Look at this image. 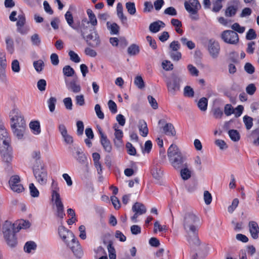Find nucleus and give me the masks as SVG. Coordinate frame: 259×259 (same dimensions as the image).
<instances>
[{
	"mask_svg": "<svg viewBox=\"0 0 259 259\" xmlns=\"http://www.w3.org/2000/svg\"><path fill=\"white\" fill-rule=\"evenodd\" d=\"M92 157L98 173L101 174L102 170L101 164L100 162V155L98 153L94 152L92 154Z\"/></svg>",
	"mask_w": 259,
	"mask_h": 259,
	"instance_id": "27",
	"label": "nucleus"
},
{
	"mask_svg": "<svg viewBox=\"0 0 259 259\" xmlns=\"http://www.w3.org/2000/svg\"><path fill=\"white\" fill-rule=\"evenodd\" d=\"M15 225L17 226V228L19 230H26L29 229L32 225L30 221L25 219H21L17 221Z\"/></svg>",
	"mask_w": 259,
	"mask_h": 259,
	"instance_id": "24",
	"label": "nucleus"
},
{
	"mask_svg": "<svg viewBox=\"0 0 259 259\" xmlns=\"http://www.w3.org/2000/svg\"><path fill=\"white\" fill-rule=\"evenodd\" d=\"M140 52L139 46L133 44L127 49V52L130 55L134 56L137 55Z\"/></svg>",
	"mask_w": 259,
	"mask_h": 259,
	"instance_id": "45",
	"label": "nucleus"
},
{
	"mask_svg": "<svg viewBox=\"0 0 259 259\" xmlns=\"http://www.w3.org/2000/svg\"><path fill=\"white\" fill-rule=\"evenodd\" d=\"M237 11V7L236 6H231L227 7L225 10V15L227 17H231L234 16Z\"/></svg>",
	"mask_w": 259,
	"mask_h": 259,
	"instance_id": "41",
	"label": "nucleus"
},
{
	"mask_svg": "<svg viewBox=\"0 0 259 259\" xmlns=\"http://www.w3.org/2000/svg\"><path fill=\"white\" fill-rule=\"evenodd\" d=\"M126 148L127 149V152L131 155L135 156L136 154V150L135 148L132 145V144L129 142L126 144Z\"/></svg>",
	"mask_w": 259,
	"mask_h": 259,
	"instance_id": "64",
	"label": "nucleus"
},
{
	"mask_svg": "<svg viewBox=\"0 0 259 259\" xmlns=\"http://www.w3.org/2000/svg\"><path fill=\"white\" fill-rule=\"evenodd\" d=\"M7 67V60L5 55L0 51V77H6V68Z\"/></svg>",
	"mask_w": 259,
	"mask_h": 259,
	"instance_id": "21",
	"label": "nucleus"
},
{
	"mask_svg": "<svg viewBox=\"0 0 259 259\" xmlns=\"http://www.w3.org/2000/svg\"><path fill=\"white\" fill-rule=\"evenodd\" d=\"M243 122L247 130H250L253 125V119L248 115H245L243 117Z\"/></svg>",
	"mask_w": 259,
	"mask_h": 259,
	"instance_id": "48",
	"label": "nucleus"
},
{
	"mask_svg": "<svg viewBox=\"0 0 259 259\" xmlns=\"http://www.w3.org/2000/svg\"><path fill=\"white\" fill-rule=\"evenodd\" d=\"M63 104L65 108L68 110H72L73 108V103L70 97L65 98L63 100Z\"/></svg>",
	"mask_w": 259,
	"mask_h": 259,
	"instance_id": "53",
	"label": "nucleus"
},
{
	"mask_svg": "<svg viewBox=\"0 0 259 259\" xmlns=\"http://www.w3.org/2000/svg\"><path fill=\"white\" fill-rule=\"evenodd\" d=\"M30 39L33 45L38 46L41 43V39L38 34H33L31 35Z\"/></svg>",
	"mask_w": 259,
	"mask_h": 259,
	"instance_id": "57",
	"label": "nucleus"
},
{
	"mask_svg": "<svg viewBox=\"0 0 259 259\" xmlns=\"http://www.w3.org/2000/svg\"><path fill=\"white\" fill-rule=\"evenodd\" d=\"M57 99L54 97H51L47 101V104L51 112H54L55 110Z\"/></svg>",
	"mask_w": 259,
	"mask_h": 259,
	"instance_id": "37",
	"label": "nucleus"
},
{
	"mask_svg": "<svg viewBox=\"0 0 259 259\" xmlns=\"http://www.w3.org/2000/svg\"><path fill=\"white\" fill-rule=\"evenodd\" d=\"M68 90L74 93H79L81 91V87L75 81L70 82L67 85Z\"/></svg>",
	"mask_w": 259,
	"mask_h": 259,
	"instance_id": "36",
	"label": "nucleus"
},
{
	"mask_svg": "<svg viewBox=\"0 0 259 259\" xmlns=\"http://www.w3.org/2000/svg\"><path fill=\"white\" fill-rule=\"evenodd\" d=\"M11 127L14 136L18 140L24 138L26 133V121L21 112L13 109L10 112Z\"/></svg>",
	"mask_w": 259,
	"mask_h": 259,
	"instance_id": "3",
	"label": "nucleus"
},
{
	"mask_svg": "<svg viewBox=\"0 0 259 259\" xmlns=\"http://www.w3.org/2000/svg\"><path fill=\"white\" fill-rule=\"evenodd\" d=\"M201 224L200 217L193 211H189L185 214L184 218V226L188 233H193L191 237L188 236L187 240L190 243L198 245L200 242L198 236L195 234Z\"/></svg>",
	"mask_w": 259,
	"mask_h": 259,
	"instance_id": "2",
	"label": "nucleus"
},
{
	"mask_svg": "<svg viewBox=\"0 0 259 259\" xmlns=\"http://www.w3.org/2000/svg\"><path fill=\"white\" fill-rule=\"evenodd\" d=\"M107 27L111 34H116L118 32L119 26L115 23L108 22L107 23Z\"/></svg>",
	"mask_w": 259,
	"mask_h": 259,
	"instance_id": "35",
	"label": "nucleus"
},
{
	"mask_svg": "<svg viewBox=\"0 0 259 259\" xmlns=\"http://www.w3.org/2000/svg\"><path fill=\"white\" fill-rule=\"evenodd\" d=\"M153 177L155 179H159L162 176V171L159 167L154 166L151 171Z\"/></svg>",
	"mask_w": 259,
	"mask_h": 259,
	"instance_id": "43",
	"label": "nucleus"
},
{
	"mask_svg": "<svg viewBox=\"0 0 259 259\" xmlns=\"http://www.w3.org/2000/svg\"><path fill=\"white\" fill-rule=\"evenodd\" d=\"M84 39L88 44L92 47H97L99 45L100 42L99 35L95 29L92 30L88 34L84 36Z\"/></svg>",
	"mask_w": 259,
	"mask_h": 259,
	"instance_id": "13",
	"label": "nucleus"
},
{
	"mask_svg": "<svg viewBox=\"0 0 259 259\" xmlns=\"http://www.w3.org/2000/svg\"><path fill=\"white\" fill-rule=\"evenodd\" d=\"M11 69L15 73H19L21 70V67L19 61L17 59L13 60L11 63Z\"/></svg>",
	"mask_w": 259,
	"mask_h": 259,
	"instance_id": "44",
	"label": "nucleus"
},
{
	"mask_svg": "<svg viewBox=\"0 0 259 259\" xmlns=\"http://www.w3.org/2000/svg\"><path fill=\"white\" fill-rule=\"evenodd\" d=\"M65 17L68 24L73 29H75L73 25V18L71 13L67 11L65 15Z\"/></svg>",
	"mask_w": 259,
	"mask_h": 259,
	"instance_id": "55",
	"label": "nucleus"
},
{
	"mask_svg": "<svg viewBox=\"0 0 259 259\" xmlns=\"http://www.w3.org/2000/svg\"><path fill=\"white\" fill-rule=\"evenodd\" d=\"M9 185L10 189L14 192L21 193L24 189L21 183L20 177L18 175H13L10 177Z\"/></svg>",
	"mask_w": 259,
	"mask_h": 259,
	"instance_id": "11",
	"label": "nucleus"
},
{
	"mask_svg": "<svg viewBox=\"0 0 259 259\" xmlns=\"http://www.w3.org/2000/svg\"><path fill=\"white\" fill-rule=\"evenodd\" d=\"M221 39L225 42L230 45H237L239 41L238 34L230 30H226L221 34Z\"/></svg>",
	"mask_w": 259,
	"mask_h": 259,
	"instance_id": "10",
	"label": "nucleus"
},
{
	"mask_svg": "<svg viewBox=\"0 0 259 259\" xmlns=\"http://www.w3.org/2000/svg\"><path fill=\"white\" fill-rule=\"evenodd\" d=\"M162 67L163 69L166 71L171 70L173 69V65L170 61L168 60H164L162 62Z\"/></svg>",
	"mask_w": 259,
	"mask_h": 259,
	"instance_id": "63",
	"label": "nucleus"
},
{
	"mask_svg": "<svg viewBox=\"0 0 259 259\" xmlns=\"http://www.w3.org/2000/svg\"><path fill=\"white\" fill-rule=\"evenodd\" d=\"M184 6L186 11L190 14L192 19L195 20L198 19L197 13L201 6L197 0H188L185 2Z\"/></svg>",
	"mask_w": 259,
	"mask_h": 259,
	"instance_id": "9",
	"label": "nucleus"
},
{
	"mask_svg": "<svg viewBox=\"0 0 259 259\" xmlns=\"http://www.w3.org/2000/svg\"><path fill=\"white\" fill-rule=\"evenodd\" d=\"M63 73L64 75L68 77L72 76L75 72L74 69L70 66H65L63 68Z\"/></svg>",
	"mask_w": 259,
	"mask_h": 259,
	"instance_id": "52",
	"label": "nucleus"
},
{
	"mask_svg": "<svg viewBox=\"0 0 259 259\" xmlns=\"http://www.w3.org/2000/svg\"><path fill=\"white\" fill-rule=\"evenodd\" d=\"M207 103L208 101L206 98H202L199 100L197 105L200 110L205 111L207 107Z\"/></svg>",
	"mask_w": 259,
	"mask_h": 259,
	"instance_id": "42",
	"label": "nucleus"
},
{
	"mask_svg": "<svg viewBox=\"0 0 259 259\" xmlns=\"http://www.w3.org/2000/svg\"><path fill=\"white\" fill-rule=\"evenodd\" d=\"M249 231L253 239H257L259 236V226L257 223L252 221L248 224Z\"/></svg>",
	"mask_w": 259,
	"mask_h": 259,
	"instance_id": "19",
	"label": "nucleus"
},
{
	"mask_svg": "<svg viewBox=\"0 0 259 259\" xmlns=\"http://www.w3.org/2000/svg\"><path fill=\"white\" fill-rule=\"evenodd\" d=\"M113 128L114 130V138L113 139L114 144L117 148H120L123 145V132L122 130L119 128V127L117 124H115L113 126Z\"/></svg>",
	"mask_w": 259,
	"mask_h": 259,
	"instance_id": "16",
	"label": "nucleus"
},
{
	"mask_svg": "<svg viewBox=\"0 0 259 259\" xmlns=\"http://www.w3.org/2000/svg\"><path fill=\"white\" fill-rule=\"evenodd\" d=\"M59 130L66 143L71 144L73 143V138L68 134L66 127L64 124L59 125Z\"/></svg>",
	"mask_w": 259,
	"mask_h": 259,
	"instance_id": "20",
	"label": "nucleus"
},
{
	"mask_svg": "<svg viewBox=\"0 0 259 259\" xmlns=\"http://www.w3.org/2000/svg\"><path fill=\"white\" fill-rule=\"evenodd\" d=\"M187 69L188 70L190 74L193 76L197 77L199 75V71L193 65L191 64H189L187 66Z\"/></svg>",
	"mask_w": 259,
	"mask_h": 259,
	"instance_id": "59",
	"label": "nucleus"
},
{
	"mask_svg": "<svg viewBox=\"0 0 259 259\" xmlns=\"http://www.w3.org/2000/svg\"><path fill=\"white\" fill-rule=\"evenodd\" d=\"M180 40L183 45L186 46L190 50L193 49L195 47V44L192 41L188 40L186 37H182Z\"/></svg>",
	"mask_w": 259,
	"mask_h": 259,
	"instance_id": "46",
	"label": "nucleus"
},
{
	"mask_svg": "<svg viewBox=\"0 0 259 259\" xmlns=\"http://www.w3.org/2000/svg\"><path fill=\"white\" fill-rule=\"evenodd\" d=\"M211 194L208 191H205L203 193V200L206 205H209L212 202Z\"/></svg>",
	"mask_w": 259,
	"mask_h": 259,
	"instance_id": "56",
	"label": "nucleus"
},
{
	"mask_svg": "<svg viewBox=\"0 0 259 259\" xmlns=\"http://www.w3.org/2000/svg\"><path fill=\"white\" fill-rule=\"evenodd\" d=\"M168 118L163 117L158 121L159 126L162 129L163 133L167 136L174 137L176 135L175 127L171 123L167 122Z\"/></svg>",
	"mask_w": 259,
	"mask_h": 259,
	"instance_id": "12",
	"label": "nucleus"
},
{
	"mask_svg": "<svg viewBox=\"0 0 259 259\" xmlns=\"http://www.w3.org/2000/svg\"><path fill=\"white\" fill-rule=\"evenodd\" d=\"M32 171L36 183L40 186H46L48 183V172L44 161H37L32 165Z\"/></svg>",
	"mask_w": 259,
	"mask_h": 259,
	"instance_id": "5",
	"label": "nucleus"
},
{
	"mask_svg": "<svg viewBox=\"0 0 259 259\" xmlns=\"http://www.w3.org/2000/svg\"><path fill=\"white\" fill-rule=\"evenodd\" d=\"M68 55L70 60L75 63H78L81 61V59L79 55L72 50L68 51Z\"/></svg>",
	"mask_w": 259,
	"mask_h": 259,
	"instance_id": "40",
	"label": "nucleus"
},
{
	"mask_svg": "<svg viewBox=\"0 0 259 259\" xmlns=\"http://www.w3.org/2000/svg\"><path fill=\"white\" fill-rule=\"evenodd\" d=\"M134 83L139 89H143L145 87L144 81L140 75H138L135 77Z\"/></svg>",
	"mask_w": 259,
	"mask_h": 259,
	"instance_id": "50",
	"label": "nucleus"
},
{
	"mask_svg": "<svg viewBox=\"0 0 259 259\" xmlns=\"http://www.w3.org/2000/svg\"><path fill=\"white\" fill-rule=\"evenodd\" d=\"M87 14L89 18L88 23L94 26H96L97 25V20L93 11L88 9L87 10Z\"/></svg>",
	"mask_w": 259,
	"mask_h": 259,
	"instance_id": "30",
	"label": "nucleus"
},
{
	"mask_svg": "<svg viewBox=\"0 0 259 259\" xmlns=\"http://www.w3.org/2000/svg\"><path fill=\"white\" fill-rule=\"evenodd\" d=\"M37 248L36 243L33 241H27L24 246V251L29 254H33Z\"/></svg>",
	"mask_w": 259,
	"mask_h": 259,
	"instance_id": "22",
	"label": "nucleus"
},
{
	"mask_svg": "<svg viewBox=\"0 0 259 259\" xmlns=\"http://www.w3.org/2000/svg\"><path fill=\"white\" fill-rule=\"evenodd\" d=\"M28 127L31 133L34 136H37L41 134V123L39 119L31 120L28 123Z\"/></svg>",
	"mask_w": 259,
	"mask_h": 259,
	"instance_id": "15",
	"label": "nucleus"
},
{
	"mask_svg": "<svg viewBox=\"0 0 259 259\" xmlns=\"http://www.w3.org/2000/svg\"><path fill=\"white\" fill-rule=\"evenodd\" d=\"M117 15L121 21L127 20L126 17L124 15L123 7L121 3H118L116 7Z\"/></svg>",
	"mask_w": 259,
	"mask_h": 259,
	"instance_id": "34",
	"label": "nucleus"
},
{
	"mask_svg": "<svg viewBox=\"0 0 259 259\" xmlns=\"http://www.w3.org/2000/svg\"><path fill=\"white\" fill-rule=\"evenodd\" d=\"M180 175L183 180H188L191 178L193 175L192 168L187 163L182 165L180 170Z\"/></svg>",
	"mask_w": 259,
	"mask_h": 259,
	"instance_id": "18",
	"label": "nucleus"
},
{
	"mask_svg": "<svg viewBox=\"0 0 259 259\" xmlns=\"http://www.w3.org/2000/svg\"><path fill=\"white\" fill-rule=\"evenodd\" d=\"M0 154L4 161L9 162L13 158L11 139L6 128L0 125Z\"/></svg>",
	"mask_w": 259,
	"mask_h": 259,
	"instance_id": "4",
	"label": "nucleus"
},
{
	"mask_svg": "<svg viewBox=\"0 0 259 259\" xmlns=\"http://www.w3.org/2000/svg\"><path fill=\"white\" fill-rule=\"evenodd\" d=\"M146 41L148 43L149 46L153 50L157 49V46L156 40L151 36L147 35L146 37Z\"/></svg>",
	"mask_w": 259,
	"mask_h": 259,
	"instance_id": "58",
	"label": "nucleus"
},
{
	"mask_svg": "<svg viewBox=\"0 0 259 259\" xmlns=\"http://www.w3.org/2000/svg\"><path fill=\"white\" fill-rule=\"evenodd\" d=\"M78 235L79 238L83 240L87 238V233L86 226L83 224H80L77 229Z\"/></svg>",
	"mask_w": 259,
	"mask_h": 259,
	"instance_id": "29",
	"label": "nucleus"
},
{
	"mask_svg": "<svg viewBox=\"0 0 259 259\" xmlns=\"http://www.w3.org/2000/svg\"><path fill=\"white\" fill-rule=\"evenodd\" d=\"M214 143L221 150H226L228 148L227 144L223 140L217 139L215 140Z\"/></svg>",
	"mask_w": 259,
	"mask_h": 259,
	"instance_id": "61",
	"label": "nucleus"
},
{
	"mask_svg": "<svg viewBox=\"0 0 259 259\" xmlns=\"http://www.w3.org/2000/svg\"><path fill=\"white\" fill-rule=\"evenodd\" d=\"M183 94L185 97L188 98H193L194 96L193 89L189 85H187L184 87Z\"/></svg>",
	"mask_w": 259,
	"mask_h": 259,
	"instance_id": "47",
	"label": "nucleus"
},
{
	"mask_svg": "<svg viewBox=\"0 0 259 259\" xmlns=\"http://www.w3.org/2000/svg\"><path fill=\"white\" fill-rule=\"evenodd\" d=\"M138 128L140 134L143 137H146L148 134V128L147 123L143 120H140L138 123Z\"/></svg>",
	"mask_w": 259,
	"mask_h": 259,
	"instance_id": "25",
	"label": "nucleus"
},
{
	"mask_svg": "<svg viewBox=\"0 0 259 259\" xmlns=\"http://www.w3.org/2000/svg\"><path fill=\"white\" fill-rule=\"evenodd\" d=\"M14 229V224L9 221H6L3 227L5 240L7 244L11 248L15 247L18 243L16 235L13 231Z\"/></svg>",
	"mask_w": 259,
	"mask_h": 259,
	"instance_id": "7",
	"label": "nucleus"
},
{
	"mask_svg": "<svg viewBox=\"0 0 259 259\" xmlns=\"http://www.w3.org/2000/svg\"><path fill=\"white\" fill-rule=\"evenodd\" d=\"M125 8L130 15H134L136 13V8L134 2H128L126 3Z\"/></svg>",
	"mask_w": 259,
	"mask_h": 259,
	"instance_id": "38",
	"label": "nucleus"
},
{
	"mask_svg": "<svg viewBox=\"0 0 259 259\" xmlns=\"http://www.w3.org/2000/svg\"><path fill=\"white\" fill-rule=\"evenodd\" d=\"M230 138L234 142H238L240 139L239 132L235 130H231L228 132Z\"/></svg>",
	"mask_w": 259,
	"mask_h": 259,
	"instance_id": "39",
	"label": "nucleus"
},
{
	"mask_svg": "<svg viewBox=\"0 0 259 259\" xmlns=\"http://www.w3.org/2000/svg\"><path fill=\"white\" fill-rule=\"evenodd\" d=\"M57 235L62 242L68 247L77 257L83 255L81 245L74 233L67 229L61 221L57 228Z\"/></svg>",
	"mask_w": 259,
	"mask_h": 259,
	"instance_id": "1",
	"label": "nucleus"
},
{
	"mask_svg": "<svg viewBox=\"0 0 259 259\" xmlns=\"http://www.w3.org/2000/svg\"><path fill=\"white\" fill-rule=\"evenodd\" d=\"M165 24L161 21H157L152 23L149 26V30L153 33H156L165 27Z\"/></svg>",
	"mask_w": 259,
	"mask_h": 259,
	"instance_id": "23",
	"label": "nucleus"
},
{
	"mask_svg": "<svg viewBox=\"0 0 259 259\" xmlns=\"http://www.w3.org/2000/svg\"><path fill=\"white\" fill-rule=\"evenodd\" d=\"M207 50L212 58L217 59L219 57L220 52L219 44L216 41L210 40L208 42Z\"/></svg>",
	"mask_w": 259,
	"mask_h": 259,
	"instance_id": "14",
	"label": "nucleus"
},
{
	"mask_svg": "<svg viewBox=\"0 0 259 259\" xmlns=\"http://www.w3.org/2000/svg\"><path fill=\"white\" fill-rule=\"evenodd\" d=\"M5 41L7 50L11 53H13L14 51V46L12 38L9 36H7L5 38Z\"/></svg>",
	"mask_w": 259,
	"mask_h": 259,
	"instance_id": "51",
	"label": "nucleus"
},
{
	"mask_svg": "<svg viewBox=\"0 0 259 259\" xmlns=\"http://www.w3.org/2000/svg\"><path fill=\"white\" fill-rule=\"evenodd\" d=\"M31 157L35 160L33 163H36L37 161H43L41 159V152L39 150L33 151L31 153Z\"/></svg>",
	"mask_w": 259,
	"mask_h": 259,
	"instance_id": "60",
	"label": "nucleus"
},
{
	"mask_svg": "<svg viewBox=\"0 0 259 259\" xmlns=\"http://www.w3.org/2000/svg\"><path fill=\"white\" fill-rule=\"evenodd\" d=\"M29 191L30 196L33 198H38L39 196L40 193L37 188L33 183H30L29 185Z\"/></svg>",
	"mask_w": 259,
	"mask_h": 259,
	"instance_id": "33",
	"label": "nucleus"
},
{
	"mask_svg": "<svg viewBox=\"0 0 259 259\" xmlns=\"http://www.w3.org/2000/svg\"><path fill=\"white\" fill-rule=\"evenodd\" d=\"M132 210L134 213H137L140 215H142L146 213L147 209L142 203L136 202L133 205Z\"/></svg>",
	"mask_w": 259,
	"mask_h": 259,
	"instance_id": "26",
	"label": "nucleus"
},
{
	"mask_svg": "<svg viewBox=\"0 0 259 259\" xmlns=\"http://www.w3.org/2000/svg\"><path fill=\"white\" fill-rule=\"evenodd\" d=\"M231 27L232 30L239 33H243L246 30V28L244 26H241L238 23H234Z\"/></svg>",
	"mask_w": 259,
	"mask_h": 259,
	"instance_id": "49",
	"label": "nucleus"
},
{
	"mask_svg": "<svg viewBox=\"0 0 259 259\" xmlns=\"http://www.w3.org/2000/svg\"><path fill=\"white\" fill-rule=\"evenodd\" d=\"M51 201L53 207L63 204L59 193V188L57 186L51 191Z\"/></svg>",
	"mask_w": 259,
	"mask_h": 259,
	"instance_id": "17",
	"label": "nucleus"
},
{
	"mask_svg": "<svg viewBox=\"0 0 259 259\" xmlns=\"http://www.w3.org/2000/svg\"><path fill=\"white\" fill-rule=\"evenodd\" d=\"M244 252L245 255V258H247L246 256V253H247L249 255L252 256L253 255L255 252H256V249L255 247L253 245H247L246 246L245 248L241 249L240 251L239 254V259H240L241 255L242 254V252Z\"/></svg>",
	"mask_w": 259,
	"mask_h": 259,
	"instance_id": "28",
	"label": "nucleus"
},
{
	"mask_svg": "<svg viewBox=\"0 0 259 259\" xmlns=\"http://www.w3.org/2000/svg\"><path fill=\"white\" fill-rule=\"evenodd\" d=\"M55 215L61 220H63L65 215L63 204L54 207Z\"/></svg>",
	"mask_w": 259,
	"mask_h": 259,
	"instance_id": "32",
	"label": "nucleus"
},
{
	"mask_svg": "<svg viewBox=\"0 0 259 259\" xmlns=\"http://www.w3.org/2000/svg\"><path fill=\"white\" fill-rule=\"evenodd\" d=\"M100 142L106 151L110 152L111 151L112 146L107 136H102V138L100 139Z\"/></svg>",
	"mask_w": 259,
	"mask_h": 259,
	"instance_id": "31",
	"label": "nucleus"
},
{
	"mask_svg": "<svg viewBox=\"0 0 259 259\" xmlns=\"http://www.w3.org/2000/svg\"><path fill=\"white\" fill-rule=\"evenodd\" d=\"M152 148V143L151 141L148 140L145 142L144 146L142 149L143 153L149 154Z\"/></svg>",
	"mask_w": 259,
	"mask_h": 259,
	"instance_id": "54",
	"label": "nucleus"
},
{
	"mask_svg": "<svg viewBox=\"0 0 259 259\" xmlns=\"http://www.w3.org/2000/svg\"><path fill=\"white\" fill-rule=\"evenodd\" d=\"M185 78L182 76H173L166 80L168 91L172 94L180 90V86L184 83Z\"/></svg>",
	"mask_w": 259,
	"mask_h": 259,
	"instance_id": "8",
	"label": "nucleus"
},
{
	"mask_svg": "<svg viewBox=\"0 0 259 259\" xmlns=\"http://www.w3.org/2000/svg\"><path fill=\"white\" fill-rule=\"evenodd\" d=\"M84 53L87 56L92 58H95L97 55V53L96 51L89 47H87L85 49Z\"/></svg>",
	"mask_w": 259,
	"mask_h": 259,
	"instance_id": "62",
	"label": "nucleus"
},
{
	"mask_svg": "<svg viewBox=\"0 0 259 259\" xmlns=\"http://www.w3.org/2000/svg\"><path fill=\"white\" fill-rule=\"evenodd\" d=\"M167 156L169 163L175 169H179L185 160L178 146L174 144L167 150Z\"/></svg>",
	"mask_w": 259,
	"mask_h": 259,
	"instance_id": "6",
	"label": "nucleus"
}]
</instances>
